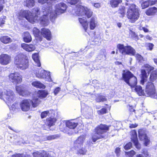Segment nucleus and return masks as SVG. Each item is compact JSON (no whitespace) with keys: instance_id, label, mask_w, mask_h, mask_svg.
Wrapping results in <instances>:
<instances>
[{"instance_id":"obj_1","label":"nucleus","mask_w":157,"mask_h":157,"mask_svg":"<svg viewBox=\"0 0 157 157\" xmlns=\"http://www.w3.org/2000/svg\"><path fill=\"white\" fill-rule=\"evenodd\" d=\"M33 14L28 10H25L21 11L19 13L18 18L19 19H22L25 18L30 23L34 24L35 23L40 21V23L46 26L48 21V15L49 11H48L46 13V14L43 15L40 17L38 15H40V10L39 8H34L33 9Z\"/></svg>"},{"instance_id":"obj_2","label":"nucleus","mask_w":157,"mask_h":157,"mask_svg":"<svg viewBox=\"0 0 157 157\" xmlns=\"http://www.w3.org/2000/svg\"><path fill=\"white\" fill-rule=\"evenodd\" d=\"M110 126L101 124L97 126L94 129V133L92 136V139L94 142L97 140L105 138L107 135L106 133L109 131Z\"/></svg>"},{"instance_id":"obj_3","label":"nucleus","mask_w":157,"mask_h":157,"mask_svg":"<svg viewBox=\"0 0 157 157\" xmlns=\"http://www.w3.org/2000/svg\"><path fill=\"white\" fill-rule=\"evenodd\" d=\"M14 64L17 68L25 70L29 66V59L25 54L20 53L17 55L14 59Z\"/></svg>"},{"instance_id":"obj_4","label":"nucleus","mask_w":157,"mask_h":157,"mask_svg":"<svg viewBox=\"0 0 157 157\" xmlns=\"http://www.w3.org/2000/svg\"><path fill=\"white\" fill-rule=\"evenodd\" d=\"M0 98L3 100L9 106H11L12 109H16L17 106V102H13L16 100V97L14 92L10 90H7L4 93L0 92Z\"/></svg>"},{"instance_id":"obj_5","label":"nucleus","mask_w":157,"mask_h":157,"mask_svg":"<svg viewBox=\"0 0 157 157\" xmlns=\"http://www.w3.org/2000/svg\"><path fill=\"white\" fill-rule=\"evenodd\" d=\"M121 79L130 86L131 88L135 87L137 84V78L131 71L128 70H124Z\"/></svg>"},{"instance_id":"obj_6","label":"nucleus","mask_w":157,"mask_h":157,"mask_svg":"<svg viewBox=\"0 0 157 157\" xmlns=\"http://www.w3.org/2000/svg\"><path fill=\"white\" fill-rule=\"evenodd\" d=\"M140 15L136 5L134 4H130L127 13V17L129 21L131 23L135 22L139 19Z\"/></svg>"},{"instance_id":"obj_7","label":"nucleus","mask_w":157,"mask_h":157,"mask_svg":"<svg viewBox=\"0 0 157 157\" xmlns=\"http://www.w3.org/2000/svg\"><path fill=\"white\" fill-rule=\"evenodd\" d=\"M117 46L120 53L122 55L134 56L136 54L135 50L130 46H125L123 44H119L117 45Z\"/></svg>"},{"instance_id":"obj_8","label":"nucleus","mask_w":157,"mask_h":157,"mask_svg":"<svg viewBox=\"0 0 157 157\" xmlns=\"http://www.w3.org/2000/svg\"><path fill=\"white\" fill-rule=\"evenodd\" d=\"M145 91L147 96H155L156 95L155 86L154 83L151 82H147Z\"/></svg>"},{"instance_id":"obj_9","label":"nucleus","mask_w":157,"mask_h":157,"mask_svg":"<svg viewBox=\"0 0 157 157\" xmlns=\"http://www.w3.org/2000/svg\"><path fill=\"white\" fill-rule=\"evenodd\" d=\"M9 77V80L14 84H19L22 82V76L18 72H15L10 74Z\"/></svg>"},{"instance_id":"obj_10","label":"nucleus","mask_w":157,"mask_h":157,"mask_svg":"<svg viewBox=\"0 0 157 157\" xmlns=\"http://www.w3.org/2000/svg\"><path fill=\"white\" fill-rule=\"evenodd\" d=\"M36 75L38 78L45 79L48 82L52 81L49 72L44 70H41L40 72H36Z\"/></svg>"},{"instance_id":"obj_11","label":"nucleus","mask_w":157,"mask_h":157,"mask_svg":"<svg viewBox=\"0 0 157 157\" xmlns=\"http://www.w3.org/2000/svg\"><path fill=\"white\" fill-rule=\"evenodd\" d=\"M67 7V5L63 2L56 4L55 10L56 14H59L65 13L66 11Z\"/></svg>"},{"instance_id":"obj_12","label":"nucleus","mask_w":157,"mask_h":157,"mask_svg":"<svg viewBox=\"0 0 157 157\" xmlns=\"http://www.w3.org/2000/svg\"><path fill=\"white\" fill-rule=\"evenodd\" d=\"M31 100L25 99L22 100L20 103V106L21 110L24 112L28 111L30 109Z\"/></svg>"},{"instance_id":"obj_13","label":"nucleus","mask_w":157,"mask_h":157,"mask_svg":"<svg viewBox=\"0 0 157 157\" xmlns=\"http://www.w3.org/2000/svg\"><path fill=\"white\" fill-rule=\"evenodd\" d=\"M15 88L17 92L21 95L25 96L30 94V92L28 90L22 85L16 86Z\"/></svg>"},{"instance_id":"obj_14","label":"nucleus","mask_w":157,"mask_h":157,"mask_svg":"<svg viewBox=\"0 0 157 157\" xmlns=\"http://www.w3.org/2000/svg\"><path fill=\"white\" fill-rule=\"evenodd\" d=\"M131 140L134 144L136 147H139L140 144L139 143L137 138L136 131L135 130H133L131 131Z\"/></svg>"},{"instance_id":"obj_15","label":"nucleus","mask_w":157,"mask_h":157,"mask_svg":"<svg viewBox=\"0 0 157 157\" xmlns=\"http://www.w3.org/2000/svg\"><path fill=\"white\" fill-rule=\"evenodd\" d=\"M11 56L7 54H2L0 55V63L2 65H6L10 63Z\"/></svg>"},{"instance_id":"obj_16","label":"nucleus","mask_w":157,"mask_h":157,"mask_svg":"<svg viewBox=\"0 0 157 157\" xmlns=\"http://www.w3.org/2000/svg\"><path fill=\"white\" fill-rule=\"evenodd\" d=\"M40 33L47 40H51L52 38L51 33L48 29L43 28L41 29Z\"/></svg>"},{"instance_id":"obj_17","label":"nucleus","mask_w":157,"mask_h":157,"mask_svg":"<svg viewBox=\"0 0 157 157\" xmlns=\"http://www.w3.org/2000/svg\"><path fill=\"white\" fill-rule=\"evenodd\" d=\"M157 3V0H147L142 2L141 6L142 9H145L149 6H153Z\"/></svg>"},{"instance_id":"obj_18","label":"nucleus","mask_w":157,"mask_h":157,"mask_svg":"<svg viewBox=\"0 0 157 157\" xmlns=\"http://www.w3.org/2000/svg\"><path fill=\"white\" fill-rule=\"evenodd\" d=\"M85 139V137L83 135L79 136L74 142V147H80L82 146Z\"/></svg>"},{"instance_id":"obj_19","label":"nucleus","mask_w":157,"mask_h":157,"mask_svg":"<svg viewBox=\"0 0 157 157\" xmlns=\"http://www.w3.org/2000/svg\"><path fill=\"white\" fill-rule=\"evenodd\" d=\"M147 73L145 71V70L141 69L140 74L141 80H140V83L142 85H144L145 82L147 81L149 74Z\"/></svg>"},{"instance_id":"obj_20","label":"nucleus","mask_w":157,"mask_h":157,"mask_svg":"<svg viewBox=\"0 0 157 157\" xmlns=\"http://www.w3.org/2000/svg\"><path fill=\"white\" fill-rule=\"evenodd\" d=\"M21 47L24 50L28 52L33 51L36 48L35 45L32 44L22 43L21 44Z\"/></svg>"},{"instance_id":"obj_21","label":"nucleus","mask_w":157,"mask_h":157,"mask_svg":"<svg viewBox=\"0 0 157 157\" xmlns=\"http://www.w3.org/2000/svg\"><path fill=\"white\" fill-rule=\"evenodd\" d=\"M86 9V8L82 5H77L75 13L78 16H82L84 13Z\"/></svg>"},{"instance_id":"obj_22","label":"nucleus","mask_w":157,"mask_h":157,"mask_svg":"<svg viewBox=\"0 0 157 157\" xmlns=\"http://www.w3.org/2000/svg\"><path fill=\"white\" fill-rule=\"evenodd\" d=\"M0 41L3 44H7L11 43L12 40L8 36H2L0 37Z\"/></svg>"},{"instance_id":"obj_23","label":"nucleus","mask_w":157,"mask_h":157,"mask_svg":"<svg viewBox=\"0 0 157 157\" xmlns=\"http://www.w3.org/2000/svg\"><path fill=\"white\" fill-rule=\"evenodd\" d=\"M105 105L107 107L106 108L103 107L100 110L97 111V113L98 115H101L107 113H108L107 108L109 110H110L111 106H109L108 104H105Z\"/></svg>"},{"instance_id":"obj_24","label":"nucleus","mask_w":157,"mask_h":157,"mask_svg":"<svg viewBox=\"0 0 157 157\" xmlns=\"http://www.w3.org/2000/svg\"><path fill=\"white\" fill-rule=\"evenodd\" d=\"M48 94V91L45 90H39L37 92V96L41 99L46 98Z\"/></svg>"},{"instance_id":"obj_25","label":"nucleus","mask_w":157,"mask_h":157,"mask_svg":"<svg viewBox=\"0 0 157 157\" xmlns=\"http://www.w3.org/2000/svg\"><path fill=\"white\" fill-rule=\"evenodd\" d=\"M31 84L32 86L36 88L44 89L46 88L45 86L40 81H33L32 83Z\"/></svg>"},{"instance_id":"obj_26","label":"nucleus","mask_w":157,"mask_h":157,"mask_svg":"<svg viewBox=\"0 0 157 157\" xmlns=\"http://www.w3.org/2000/svg\"><path fill=\"white\" fill-rule=\"evenodd\" d=\"M66 126L70 129H74L78 125V123L75 122L73 121H68L66 123Z\"/></svg>"},{"instance_id":"obj_27","label":"nucleus","mask_w":157,"mask_h":157,"mask_svg":"<svg viewBox=\"0 0 157 157\" xmlns=\"http://www.w3.org/2000/svg\"><path fill=\"white\" fill-rule=\"evenodd\" d=\"M78 20L82 25L85 31L86 32L88 29V24L87 21L85 20L83 18H79Z\"/></svg>"},{"instance_id":"obj_28","label":"nucleus","mask_w":157,"mask_h":157,"mask_svg":"<svg viewBox=\"0 0 157 157\" xmlns=\"http://www.w3.org/2000/svg\"><path fill=\"white\" fill-rule=\"evenodd\" d=\"M24 36L23 37V41L26 43H29L32 40L31 36L29 32H26L23 33Z\"/></svg>"},{"instance_id":"obj_29","label":"nucleus","mask_w":157,"mask_h":157,"mask_svg":"<svg viewBox=\"0 0 157 157\" xmlns=\"http://www.w3.org/2000/svg\"><path fill=\"white\" fill-rule=\"evenodd\" d=\"M157 12V8L154 6L148 9L146 12V14L147 15H154Z\"/></svg>"},{"instance_id":"obj_30","label":"nucleus","mask_w":157,"mask_h":157,"mask_svg":"<svg viewBox=\"0 0 157 157\" xmlns=\"http://www.w3.org/2000/svg\"><path fill=\"white\" fill-rule=\"evenodd\" d=\"M32 57L34 61L36 64L37 66L40 67L41 65L39 59L38 53H33L32 55Z\"/></svg>"},{"instance_id":"obj_31","label":"nucleus","mask_w":157,"mask_h":157,"mask_svg":"<svg viewBox=\"0 0 157 157\" xmlns=\"http://www.w3.org/2000/svg\"><path fill=\"white\" fill-rule=\"evenodd\" d=\"M138 136L140 140H142L143 138L147 136L145 131L143 128H140L138 130Z\"/></svg>"},{"instance_id":"obj_32","label":"nucleus","mask_w":157,"mask_h":157,"mask_svg":"<svg viewBox=\"0 0 157 157\" xmlns=\"http://www.w3.org/2000/svg\"><path fill=\"white\" fill-rule=\"evenodd\" d=\"M134 88H135V90L139 96L145 95V94L144 93V91L142 89L141 86L136 85Z\"/></svg>"},{"instance_id":"obj_33","label":"nucleus","mask_w":157,"mask_h":157,"mask_svg":"<svg viewBox=\"0 0 157 157\" xmlns=\"http://www.w3.org/2000/svg\"><path fill=\"white\" fill-rule=\"evenodd\" d=\"M47 122V125L49 127L55 125V123L56 121V118L49 117L46 119Z\"/></svg>"},{"instance_id":"obj_34","label":"nucleus","mask_w":157,"mask_h":157,"mask_svg":"<svg viewBox=\"0 0 157 157\" xmlns=\"http://www.w3.org/2000/svg\"><path fill=\"white\" fill-rule=\"evenodd\" d=\"M33 157H48V154L44 151H42L41 153L34 152L33 154Z\"/></svg>"},{"instance_id":"obj_35","label":"nucleus","mask_w":157,"mask_h":157,"mask_svg":"<svg viewBox=\"0 0 157 157\" xmlns=\"http://www.w3.org/2000/svg\"><path fill=\"white\" fill-rule=\"evenodd\" d=\"M122 0H111L110 1V4L113 8H116L118 7L119 4L121 3Z\"/></svg>"},{"instance_id":"obj_36","label":"nucleus","mask_w":157,"mask_h":157,"mask_svg":"<svg viewBox=\"0 0 157 157\" xmlns=\"http://www.w3.org/2000/svg\"><path fill=\"white\" fill-rule=\"evenodd\" d=\"M142 67L143 68V69L145 70V71H147L148 74H149L151 71L154 69V68L153 67L147 63L144 64Z\"/></svg>"},{"instance_id":"obj_37","label":"nucleus","mask_w":157,"mask_h":157,"mask_svg":"<svg viewBox=\"0 0 157 157\" xmlns=\"http://www.w3.org/2000/svg\"><path fill=\"white\" fill-rule=\"evenodd\" d=\"M33 32L34 36L36 37L39 38V40L40 41L42 40V38L41 36H40V30L34 27L33 30Z\"/></svg>"},{"instance_id":"obj_38","label":"nucleus","mask_w":157,"mask_h":157,"mask_svg":"<svg viewBox=\"0 0 157 157\" xmlns=\"http://www.w3.org/2000/svg\"><path fill=\"white\" fill-rule=\"evenodd\" d=\"M96 22L94 18L92 17L90 21V27L91 30H94L96 27Z\"/></svg>"},{"instance_id":"obj_39","label":"nucleus","mask_w":157,"mask_h":157,"mask_svg":"<svg viewBox=\"0 0 157 157\" xmlns=\"http://www.w3.org/2000/svg\"><path fill=\"white\" fill-rule=\"evenodd\" d=\"M25 6L29 8L32 7L35 5V0H25Z\"/></svg>"},{"instance_id":"obj_40","label":"nucleus","mask_w":157,"mask_h":157,"mask_svg":"<svg viewBox=\"0 0 157 157\" xmlns=\"http://www.w3.org/2000/svg\"><path fill=\"white\" fill-rule=\"evenodd\" d=\"M30 101L32 106L34 108L36 107L41 102L38 98H33Z\"/></svg>"},{"instance_id":"obj_41","label":"nucleus","mask_w":157,"mask_h":157,"mask_svg":"<svg viewBox=\"0 0 157 157\" xmlns=\"http://www.w3.org/2000/svg\"><path fill=\"white\" fill-rule=\"evenodd\" d=\"M107 100L105 97L103 95H99L97 97L95 101L97 102H101L106 101Z\"/></svg>"},{"instance_id":"obj_42","label":"nucleus","mask_w":157,"mask_h":157,"mask_svg":"<svg viewBox=\"0 0 157 157\" xmlns=\"http://www.w3.org/2000/svg\"><path fill=\"white\" fill-rule=\"evenodd\" d=\"M142 154L144 155V156L141 154H139L136 155V157H151V155L149 154L147 150L144 149L142 150Z\"/></svg>"},{"instance_id":"obj_43","label":"nucleus","mask_w":157,"mask_h":157,"mask_svg":"<svg viewBox=\"0 0 157 157\" xmlns=\"http://www.w3.org/2000/svg\"><path fill=\"white\" fill-rule=\"evenodd\" d=\"M50 111L51 110H46L42 112L40 114V117L41 119H43L46 117L48 116L50 114Z\"/></svg>"},{"instance_id":"obj_44","label":"nucleus","mask_w":157,"mask_h":157,"mask_svg":"<svg viewBox=\"0 0 157 157\" xmlns=\"http://www.w3.org/2000/svg\"><path fill=\"white\" fill-rule=\"evenodd\" d=\"M119 13L121 15L122 17H123L125 14V7L121 6L119 8L118 10Z\"/></svg>"},{"instance_id":"obj_45","label":"nucleus","mask_w":157,"mask_h":157,"mask_svg":"<svg viewBox=\"0 0 157 157\" xmlns=\"http://www.w3.org/2000/svg\"><path fill=\"white\" fill-rule=\"evenodd\" d=\"M84 13L88 18H90L93 14L92 12L87 8H86V10Z\"/></svg>"},{"instance_id":"obj_46","label":"nucleus","mask_w":157,"mask_h":157,"mask_svg":"<svg viewBox=\"0 0 157 157\" xmlns=\"http://www.w3.org/2000/svg\"><path fill=\"white\" fill-rule=\"evenodd\" d=\"M59 137V136L58 135H49L46 137V139L48 140H52L57 139Z\"/></svg>"},{"instance_id":"obj_47","label":"nucleus","mask_w":157,"mask_h":157,"mask_svg":"<svg viewBox=\"0 0 157 157\" xmlns=\"http://www.w3.org/2000/svg\"><path fill=\"white\" fill-rule=\"evenodd\" d=\"M125 155L128 156V157H132L136 154L135 151L133 150L128 152H125Z\"/></svg>"},{"instance_id":"obj_48","label":"nucleus","mask_w":157,"mask_h":157,"mask_svg":"<svg viewBox=\"0 0 157 157\" xmlns=\"http://www.w3.org/2000/svg\"><path fill=\"white\" fill-rule=\"evenodd\" d=\"M129 35L132 38L135 39H138V35L136 34L135 32L131 30L130 31Z\"/></svg>"},{"instance_id":"obj_49","label":"nucleus","mask_w":157,"mask_h":157,"mask_svg":"<svg viewBox=\"0 0 157 157\" xmlns=\"http://www.w3.org/2000/svg\"><path fill=\"white\" fill-rule=\"evenodd\" d=\"M86 151L85 148H82L79 149L77 152V154L78 155H85L86 152Z\"/></svg>"},{"instance_id":"obj_50","label":"nucleus","mask_w":157,"mask_h":157,"mask_svg":"<svg viewBox=\"0 0 157 157\" xmlns=\"http://www.w3.org/2000/svg\"><path fill=\"white\" fill-rule=\"evenodd\" d=\"M144 140V145L145 146H147L150 143V141L147 136L143 138Z\"/></svg>"},{"instance_id":"obj_51","label":"nucleus","mask_w":157,"mask_h":157,"mask_svg":"<svg viewBox=\"0 0 157 157\" xmlns=\"http://www.w3.org/2000/svg\"><path fill=\"white\" fill-rule=\"evenodd\" d=\"M128 107V111L130 114L131 115L134 112L135 113V110L134 109V107L132 105H128L127 107Z\"/></svg>"},{"instance_id":"obj_52","label":"nucleus","mask_w":157,"mask_h":157,"mask_svg":"<svg viewBox=\"0 0 157 157\" xmlns=\"http://www.w3.org/2000/svg\"><path fill=\"white\" fill-rule=\"evenodd\" d=\"M157 77V74L155 71L153 72L150 75V79L152 81L154 79H156Z\"/></svg>"},{"instance_id":"obj_53","label":"nucleus","mask_w":157,"mask_h":157,"mask_svg":"<svg viewBox=\"0 0 157 157\" xmlns=\"http://www.w3.org/2000/svg\"><path fill=\"white\" fill-rule=\"evenodd\" d=\"M6 17L4 16L3 18L0 17V26L2 27L3 25L5 24V20L6 19Z\"/></svg>"},{"instance_id":"obj_54","label":"nucleus","mask_w":157,"mask_h":157,"mask_svg":"<svg viewBox=\"0 0 157 157\" xmlns=\"http://www.w3.org/2000/svg\"><path fill=\"white\" fill-rule=\"evenodd\" d=\"M71 5H75L78 2V0H67Z\"/></svg>"},{"instance_id":"obj_55","label":"nucleus","mask_w":157,"mask_h":157,"mask_svg":"<svg viewBox=\"0 0 157 157\" xmlns=\"http://www.w3.org/2000/svg\"><path fill=\"white\" fill-rule=\"evenodd\" d=\"M60 88L59 87H57L54 89L53 93L55 95H56L60 91Z\"/></svg>"},{"instance_id":"obj_56","label":"nucleus","mask_w":157,"mask_h":157,"mask_svg":"<svg viewBox=\"0 0 157 157\" xmlns=\"http://www.w3.org/2000/svg\"><path fill=\"white\" fill-rule=\"evenodd\" d=\"M138 126V124H137L135 123L133 124H130L129 125V128H134L137 127Z\"/></svg>"},{"instance_id":"obj_57","label":"nucleus","mask_w":157,"mask_h":157,"mask_svg":"<svg viewBox=\"0 0 157 157\" xmlns=\"http://www.w3.org/2000/svg\"><path fill=\"white\" fill-rule=\"evenodd\" d=\"M154 46L153 44L151 43H148V47L149 48V49L150 50H151Z\"/></svg>"},{"instance_id":"obj_58","label":"nucleus","mask_w":157,"mask_h":157,"mask_svg":"<svg viewBox=\"0 0 157 157\" xmlns=\"http://www.w3.org/2000/svg\"><path fill=\"white\" fill-rule=\"evenodd\" d=\"M23 154H16L12 155V157H22Z\"/></svg>"},{"instance_id":"obj_59","label":"nucleus","mask_w":157,"mask_h":157,"mask_svg":"<svg viewBox=\"0 0 157 157\" xmlns=\"http://www.w3.org/2000/svg\"><path fill=\"white\" fill-rule=\"evenodd\" d=\"M132 144L131 142H129L124 147H132Z\"/></svg>"},{"instance_id":"obj_60","label":"nucleus","mask_w":157,"mask_h":157,"mask_svg":"<svg viewBox=\"0 0 157 157\" xmlns=\"http://www.w3.org/2000/svg\"><path fill=\"white\" fill-rule=\"evenodd\" d=\"M93 6L97 8H99L101 7L100 4L99 3H94Z\"/></svg>"},{"instance_id":"obj_61","label":"nucleus","mask_w":157,"mask_h":157,"mask_svg":"<svg viewBox=\"0 0 157 157\" xmlns=\"http://www.w3.org/2000/svg\"><path fill=\"white\" fill-rule=\"evenodd\" d=\"M120 148H116L115 152L117 155H119L120 152Z\"/></svg>"},{"instance_id":"obj_62","label":"nucleus","mask_w":157,"mask_h":157,"mask_svg":"<svg viewBox=\"0 0 157 157\" xmlns=\"http://www.w3.org/2000/svg\"><path fill=\"white\" fill-rule=\"evenodd\" d=\"M38 2L39 3L42 4H43L46 2L45 0H38Z\"/></svg>"},{"instance_id":"obj_63","label":"nucleus","mask_w":157,"mask_h":157,"mask_svg":"<svg viewBox=\"0 0 157 157\" xmlns=\"http://www.w3.org/2000/svg\"><path fill=\"white\" fill-rule=\"evenodd\" d=\"M142 29L144 31V32L145 33H147L148 32V29L147 28H146L144 27L142 28Z\"/></svg>"},{"instance_id":"obj_64","label":"nucleus","mask_w":157,"mask_h":157,"mask_svg":"<svg viewBox=\"0 0 157 157\" xmlns=\"http://www.w3.org/2000/svg\"><path fill=\"white\" fill-rule=\"evenodd\" d=\"M153 61L154 63L157 65V58H155L153 59Z\"/></svg>"}]
</instances>
